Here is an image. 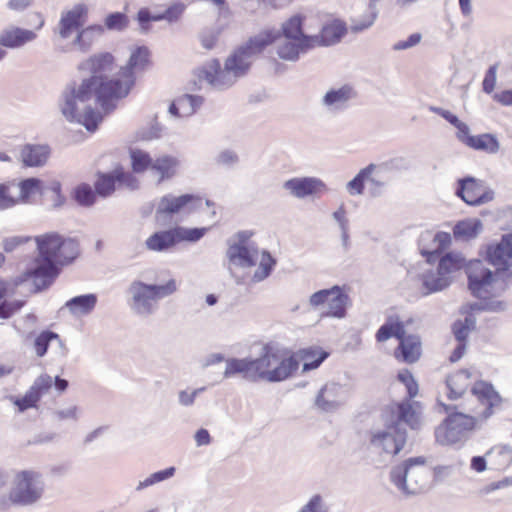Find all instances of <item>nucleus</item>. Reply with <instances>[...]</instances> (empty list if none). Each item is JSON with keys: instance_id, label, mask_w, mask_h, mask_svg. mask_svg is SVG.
Returning <instances> with one entry per match:
<instances>
[{"instance_id": "f257e3e1", "label": "nucleus", "mask_w": 512, "mask_h": 512, "mask_svg": "<svg viewBox=\"0 0 512 512\" xmlns=\"http://www.w3.org/2000/svg\"><path fill=\"white\" fill-rule=\"evenodd\" d=\"M150 64L148 48H135L127 64L114 77L93 76L84 79L78 87H69L61 106L63 115L70 121L83 124L89 131H95L103 116L92 109L89 102L93 100L105 113L113 111L117 102L127 97L134 87L135 72L145 70Z\"/></svg>"}, {"instance_id": "f03ea898", "label": "nucleus", "mask_w": 512, "mask_h": 512, "mask_svg": "<svg viewBox=\"0 0 512 512\" xmlns=\"http://www.w3.org/2000/svg\"><path fill=\"white\" fill-rule=\"evenodd\" d=\"M484 258L495 272L475 259L466 265V273L471 293L486 301L498 296L512 280V233L503 235L499 242L488 244Z\"/></svg>"}, {"instance_id": "7ed1b4c3", "label": "nucleus", "mask_w": 512, "mask_h": 512, "mask_svg": "<svg viewBox=\"0 0 512 512\" xmlns=\"http://www.w3.org/2000/svg\"><path fill=\"white\" fill-rule=\"evenodd\" d=\"M38 256L22 276L14 280L17 286L31 280L36 289L42 290L52 284L60 267L72 263L80 253L79 242L57 232H48L34 238Z\"/></svg>"}, {"instance_id": "20e7f679", "label": "nucleus", "mask_w": 512, "mask_h": 512, "mask_svg": "<svg viewBox=\"0 0 512 512\" xmlns=\"http://www.w3.org/2000/svg\"><path fill=\"white\" fill-rule=\"evenodd\" d=\"M299 369L294 351L276 343H266L260 357L255 359H231L227 362L224 375H240L243 379L257 382H282Z\"/></svg>"}, {"instance_id": "39448f33", "label": "nucleus", "mask_w": 512, "mask_h": 512, "mask_svg": "<svg viewBox=\"0 0 512 512\" xmlns=\"http://www.w3.org/2000/svg\"><path fill=\"white\" fill-rule=\"evenodd\" d=\"M391 337H395L399 341L394 350V357L398 361L414 363L420 358L421 342L419 337L407 334L405 323L397 316L389 317L375 334L377 342H384Z\"/></svg>"}, {"instance_id": "423d86ee", "label": "nucleus", "mask_w": 512, "mask_h": 512, "mask_svg": "<svg viewBox=\"0 0 512 512\" xmlns=\"http://www.w3.org/2000/svg\"><path fill=\"white\" fill-rule=\"evenodd\" d=\"M279 37L277 31L266 30L254 37H251L245 45L239 47L227 58L225 70L234 76H243L249 70L252 58L263 52L269 45Z\"/></svg>"}, {"instance_id": "0eeeda50", "label": "nucleus", "mask_w": 512, "mask_h": 512, "mask_svg": "<svg viewBox=\"0 0 512 512\" xmlns=\"http://www.w3.org/2000/svg\"><path fill=\"white\" fill-rule=\"evenodd\" d=\"M227 256L232 264L244 268H251L258 264V268L253 275V280L256 282L267 278L276 264V260L267 251H259L242 244L230 245Z\"/></svg>"}, {"instance_id": "6e6552de", "label": "nucleus", "mask_w": 512, "mask_h": 512, "mask_svg": "<svg viewBox=\"0 0 512 512\" xmlns=\"http://www.w3.org/2000/svg\"><path fill=\"white\" fill-rule=\"evenodd\" d=\"M40 477V473L34 470L17 472L13 487L7 498L1 500V504L27 506L36 503L43 495V486L39 482Z\"/></svg>"}, {"instance_id": "1a4fd4ad", "label": "nucleus", "mask_w": 512, "mask_h": 512, "mask_svg": "<svg viewBox=\"0 0 512 512\" xmlns=\"http://www.w3.org/2000/svg\"><path fill=\"white\" fill-rule=\"evenodd\" d=\"M441 406L448 413V416L435 429L436 441L442 445L458 442L467 433L473 431L479 423H482L474 414L450 412V406L443 403Z\"/></svg>"}, {"instance_id": "9d476101", "label": "nucleus", "mask_w": 512, "mask_h": 512, "mask_svg": "<svg viewBox=\"0 0 512 512\" xmlns=\"http://www.w3.org/2000/svg\"><path fill=\"white\" fill-rule=\"evenodd\" d=\"M208 231V228H185L175 226L161 230L150 235L146 241V248L154 252H163L172 249L181 242H196Z\"/></svg>"}, {"instance_id": "9b49d317", "label": "nucleus", "mask_w": 512, "mask_h": 512, "mask_svg": "<svg viewBox=\"0 0 512 512\" xmlns=\"http://www.w3.org/2000/svg\"><path fill=\"white\" fill-rule=\"evenodd\" d=\"M129 291L132 295L133 306L139 311L150 312L151 301L168 297L177 291L175 279L168 280L163 285H149L141 281H134Z\"/></svg>"}, {"instance_id": "f8f14e48", "label": "nucleus", "mask_w": 512, "mask_h": 512, "mask_svg": "<svg viewBox=\"0 0 512 512\" xmlns=\"http://www.w3.org/2000/svg\"><path fill=\"white\" fill-rule=\"evenodd\" d=\"M471 393L476 398L477 405L469 411L481 422L486 421L502 401L493 386L486 381H476L471 387Z\"/></svg>"}, {"instance_id": "ddd939ff", "label": "nucleus", "mask_w": 512, "mask_h": 512, "mask_svg": "<svg viewBox=\"0 0 512 512\" xmlns=\"http://www.w3.org/2000/svg\"><path fill=\"white\" fill-rule=\"evenodd\" d=\"M464 265V258L454 253H447L439 260L438 275L433 273L424 275L423 284L429 292L442 290L450 283L448 275L462 269Z\"/></svg>"}, {"instance_id": "4468645a", "label": "nucleus", "mask_w": 512, "mask_h": 512, "mask_svg": "<svg viewBox=\"0 0 512 512\" xmlns=\"http://www.w3.org/2000/svg\"><path fill=\"white\" fill-rule=\"evenodd\" d=\"M202 205V198L194 194H183L174 196L172 194L165 195L160 198L156 207V217L166 218L179 213H190Z\"/></svg>"}, {"instance_id": "2eb2a0df", "label": "nucleus", "mask_w": 512, "mask_h": 512, "mask_svg": "<svg viewBox=\"0 0 512 512\" xmlns=\"http://www.w3.org/2000/svg\"><path fill=\"white\" fill-rule=\"evenodd\" d=\"M94 187L98 196L106 198L111 196L117 188H137V179L130 172L117 167L110 173H97Z\"/></svg>"}, {"instance_id": "dca6fc26", "label": "nucleus", "mask_w": 512, "mask_h": 512, "mask_svg": "<svg viewBox=\"0 0 512 512\" xmlns=\"http://www.w3.org/2000/svg\"><path fill=\"white\" fill-rule=\"evenodd\" d=\"M348 300L347 294L339 286H334L315 292L309 302L314 307L325 305L327 316L340 318L345 315Z\"/></svg>"}, {"instance_id": "f3484780", "label": "nucleus", "mask_w": 512, "mask_h": 512, "mask_svg": "<svg viewBox=\"0 0 512 512\" xmlns=\"http://www.w3.org/2000/svg\"><path fill=\"white\" fill-rule=\"evenodd\" d=\"M385 420L396 427L404 422L411 429H418L421 424V405L411 400L393 403L385 410Z\"/></svg>"}, {"instance_id": "a211bd4d", "label": "nucleus", "mask_w": 512, "mask_h": 512, "mask_svg": "<svg viewBox=\"0 0 512 512\" xmlns=\"http://www.w3.org/2000/svg\"><path fill=\"white\" fill-rule=\"evenodd\" d=\"M387 430L372 434L371 445L380 453L397 455L406 443V432L387 422Z\"/></svg>"}, {"instance_id": "6ab92c4d", "label": "nucleus", "mask_w": 512, "mask_h": 512, "mask_svg": "<svg viewBox=\"0 0 512 512\" xmlns=\"http://www.w3.org/2000/svg\"><path fill=\"white\" fill-rule=\"evenodd\" d=\"M456 194L469 205H480L493 199V192L482 181L472 177L459 180Z\"/></svg>"}, {"instance_id": "aec40b11", "label": "nucleus", "mask_w": 512, "mask_h": 512, "mask_svg": "<svg viewBox=\"0 0 512 512\" xmlns=\"http://www.w3.org/2000/svg\"><path fill=\"white\" fill-rule=\"evenodd\" d=\"M88 17V8L83 4L75 5L72 9L64 12L59 22V35L61 38H68L74 31L82 27Z\"/></svg>"}, {"instance_id": "412c9836", "label": "nucleus", "mask_w": 512, "mask_h": 512, "mask_svg": "<svg viewBox=\"0 0 512 512\" xmlns=\"http://www.w3.org/2000/svg\"><path fill=\"white\" fill-rule=\"evenodd\" d=\"M304 17L301 15H294L290 17L285 23L282 25V32L286 39L292 41H299L300 45H303L304 48H315V38L314 36H309L303 33Z\"/></svg>"}, {"instance_id": "4be33fe9", "label": "nucleus", "mask_w": 512, "mask_h": 512, "mask_svg": "<svg viewBox=\"0 0 512 512\" xmlns=\"http://www.w3.org/2000/svg\"><path fill=\"white\" fill-rule=\"evenodd\" d=\"M346 32V24L339 19H333L323 25L318 35H314L315 47L333 45L339 42Z\"/></svg>"}, {"instance_id": "5701e85b", "label": "nucleus", "mask_w": 512, "mask_h": 512, "mask_svg": "<svg viewBox=\"0 0 512 512\" xmlns=\"http://www.w3.org/2000/svg\"><path fill=\"white\" fill-rule=\"evenodd\" d=\"M284 186L298 198L319 194L325 190L324 183L315 178H293L286 181Z\"/></svg>"}, {"instance_id": "b1692460", "label": "nucleus", "mask_w": 512, "mask_h": 512, "mask_svg": "<svg viewBox=\"0 0 512 512\" xmlns=\"http://www.w3.org/2000/svg\"><path fill=\"white\" fill-rule=\"evenodd\" d=\"M459 141L471 149L483 151L488 154L497 153L500 148L497 138L489 133L472 136L469 132H465L460 136Z\"/></svg>"}, {"instance_id": "393cba45", "label": "nucleus", "mask_w": 512, "mask_h": 512, "mask_svg": "<svg viewBox=\"0 0 512 512\" xmlns=\"http://www.w3.org/2000/svg\"><path fill=\"white\" fill-rule=\"evenodd\" d=\"M446 385L448 388V398L450 400H457L472 387L471 373L464 369L459 370L448 376Z\"/></svg>"}, {"instance_id": "a878e982", "label": "nucleus", "mask_w": 512, "mask_h": 512, "mask_svg": "<svg viewBox=\"0 0 512 512\" xmlns=\"http://www.w3.org/2000/svg\"><path fill=\"white\" fill-rule=\"evenodd\" d=\"M36 33L32 30L11 27L4 30L0 35V44L8 48H17L33 41Z\"/></svg>"}, {"instance_id": "bb28decb", "label": "nucleus", "mask_w": 512, "mask_h": 512, "mask_svg": "<svg viewBox=\"0 0 512 512\" xmlns=\"http://www.w3.org/2000/svg\"><path fill=\"white\" fill-rule=\"evenodd\" d=\"M294 353L297 357L298 363L300 364V362H303V371L318 368L321 363L329 356L328 352L324 351L318 346L302 348Z\"/></svg>"}, {"instance_id": "cd10ccee", "label": "nucleus", "mask_w": 512, "mask_h": 512, "mask_svg": "<svg viewBox=\"0 0 512 512\" xmlns=\"http://www.w3.org/2000/svg\"><path fill=\"white\" fill-rule=\"evenodd\" d=\"M486 458L490 469L505 471L512 465V448L496 445L486 453Z\"/></svg>"}, {"instance_id": "c85d7f7f", "label": "nucleus", "mask_w": 512, "mask_h": 512, "mask_svg": "<svg viewBox=\"0 0 512 512\" xmlns=\"http://www.w3.org/2000/svg\"><path fill=\"white\" fill-rule=\"evenodd\" d=\"M50 155L46 145H25L21 150V159L24 166L34 167L44 165Z\"/></svg>"}, {"instance_id": "c756f323", "label": "nucleus", "mask_w": 512, "mask_h": 512, "mask_svg": "<svg viewBox=\"0 0 512 512\" xmlns=\"http://www.w3.org/2000/svg\"><path fill=\"white\" fill-rule=\"evenodd\" d=\"M201 104L202 99L200 97L183 95L172 102L169 111L177 117H188L193 115Z\"/></svg>"}, {"instance_id": "7c9ffc66", "label": "nucleus", "mask_w": 512, "mask_h": 512, "mask_svg": "<svg viewBox=\"0 0 512 512\" xmlns=\"http://www.w3.org/2000/svg\"><path fill=\"white\" fill-rule=\"evenodd\" d=\"M376 166L370 164L360 172L347 184V190L351 195H359L363 193L364 185L366 182H371L376 186H380L381 183L371 177Z\"/></svg>"}, {"instance_id": "2f4dec72", "label": "nucleus", "mask_w": 512, "mask_h": 512, "mask_svg": "<svg viewBox=\"0 0 512 512\" xmlns=\"http://www.w3.org/2000/svg\"><path fill=\"white\" fill-rule=\"evenodd\" d=\"M482 228L481 222L478 219H466L458 222L454 229L453 233L455 238L469 240L478 235Z\"/></svg>"}, {"instance_id": "473e14b6", "label": "nucleus", "mask_w": 512, "mask_h": 512, "mask_svg": "<svg viewBox=\"0 0 512 512\" xmlns=\"http://www.w3.org/2000/svg\"><path fill=\"white\" fill-rule=\"evenodd\" d=\"M96 302L97 298L94 294H87L70 299L66 306L74 314H88L94 309Z\"/></svg>"}, {"instance_id": "72a5a7b5", "label": "nucleus", "mask_w": 512, "mask_h": 512, "mask_svg": "<svg viewBox=\"0 0 512 512\" xmlns=\"http://www.w3.org/2000/svg\"><path fill=\"white\" fill-rule=\"evenodd\" d=\"M86 63L90 71L93 73L91 77H103L102 75L97 74L110 69L114 64V57L110 53H102L90 57Z\"/></svg>"}, {"instance_id": "f704fd0d", "label": "nucleus", "mask_w": 512, "mask_h": 512, "mask_svg": "<svg viewBox=\"0 0 512 512\" xmlns=\"http://www.w3.org/2000/svg\"><path fill=\"white\" fill-rule=\"evenodd\" d=\"M309 49L300 45L299 41H287L278 46L277 54L283 60L295 61L298 59L300 52H305Z\"/></svg>"}, {"instance_id": "c9c22d12", "label": "nucleus", "mask_w": 512, "mask_h": 512, "mask_svg": "<svg viewBox=\"0 0 512 512\" xmlns=\"http://www.w3.org/2000/svg\"><path fill=\"white\" fill-rule=\"evenodd\" d=\"M98 194L96 190L87 183H81L75 187L73 191V198L81 206H91L95 203Z\"/></svg>"}, {"instance_id": "e433bc0d", "label": "nucleus", "mask_w": 512, "mask_h": 512, "mask_svg": "<svg viewBox=\"0 0 512 512\" xmlns=\"http://www.w3.org/2000/svg\"><path fill=\"white\" fill-rule=\"evenodd\" d=\"M354 95L353 89L349 85H344L337 90H330L324 97L326 105H340L347 102Z\"/></svg>"}, {"instance_id": "4c0bfd02", "label": "nucleus", "mask_w": 512, "mask_h": 512, "mask_svg": "<svg viewBox=\"0 0 512 512\" xmlns=\"http://www.w3.org/2000/svg\"><path fill=\"white\" fill-rule=\"evenodd\" d=\"M177 160L170 156H162L157 158L153 164L152 169L156 170L161 175V180L170 178L175 174Z\"/></svg>"}, {"instance_id": "58836bf2", "label": "nucleus", "mask_w": 512, "mask_h": 512, "mask_svg": "<svg viewBox=\"0 0 512 512\" xmlns=\"http://www.w3.org/2000/svg\"><path fill=\"white\" fill-rule=\"evenodd\" d=\"M104 28L101 25H91L78 32L76 43L85 48L89 46L98 36L102 35Z\"/></svg>"}, {"instance_id": "ea45409f", "label": "nucleus", "mask_w": 512, "mask_h": 512, "mask_svg": "<svg viewBox=\"0 0 512 512\" xmlns=\"http://www.w3.org/2000/svg\"><path fill=\"white\" fill-rule=\"evenodd\" d=\"M429 109L431 112L443 117L457 129L456 135L458 139H460V136L465 132H469V127L464 122L460 121L458 117L450 111L435 106H431Z\"/></svg>"}, {"instance_id": "a19ab883", "label": "nucleus", "mask_w": 512, "mask_h": 512, "mask_svg": "<svg viewBox=\"0 0 512 512\" xmlns=\"http://www.w3.org/2000/svg\"><path fill=\"white\" fill-rule=\"evenodd\" d=\"M475 327V321L471 317H466L464 321L458 320L453 324L452 331L456 340L460 343H466L468 335Z\"/></svg>"}, {"instance_id": "79ce46f5", "label": "nucleus", "mask_w": 512, "mask_h": 512, "mask_svg": "<svg viewBox=\"0 0 512 512\" xmlns=\"http://www.w3.org/2000/svg\"><path fill=\"white\" fill-rule=\"evenodd\" d=\"M434 241L438 244V247L434 251H423V256L426 257L427 262L432 263L435 260V257L438 256L444 249H446L451 243L450 234L447 232H438Z\"/></svg>"}, {"instance_id": "37998d69", "label": "nucleus", "mask_w": 512, "mask_h": 512, "mask_svg": "<svg viewBox=\"0 0 512 512\" xmlns=\"http://www.w3.org/2000/svg\"><path fill=\"white\" fill-rule=\"evenodd\" d=\"M104 24L108 30L121 31L128 26L129 19L124 13L115 12L105 18Z\"/></svg>"}, {"instance_id": "c03bdc74", "label": "nucleus", "mask_w": 512, "mask_h": 512, "mask_svg": "<svg viewBox=\"0 0 512 512\" xmlns=\"http://www.w3.org/2000/svg\"><path fill=\"white\" fill-rule=\"evenodd\" d=\"M13 403L17 406L19 412H24L31 408H37L39 400L37 395L34 394L30 389L22 396L13 398Z\"/></svg>"}, {"instance_id": "a18cd8bd", "label": "nucleus", "mask_w": 512, "mask_h": 512, "mask_svg": "<svg viewBox=\"0 0 512 512\" xmlns=\"http://www.w3.org/2000/svg\"><path fill=\"white\" fill-rule=\"evenodd\" d=\"M132 168L135 172H143L148 167H152V160L150 156L140 150L133 151L131 153Z\"/></svg>"}, {"instance_id": "49530a36", "label": "nucleus", "mask_w": 512, "mask_h": 512, "mask_svg": "<svg viewBox=\"0 0 512 512\" xmlns=\"http://www.w3.org/2000/svg\"><path fill=\"white\" fill-rule=\"evenodd\" d=\"M52 384V378L45 374L39 376L29 389L37 395V399L40 401L42 396L48 393V391L51 389Z\"/></svg>"}, {"instance_id": "de8ad7c7", "label": "nucleus", "mask_w": 512, "mask_h": 512, "mask_svg": "<svg viewBox=\"0 0 512 512\" xmlns=\"http://www.w3.org/2000/svg\"><path fill=\"white\" fill-rule=\"evenodd\" d=\"M175 468L169 467L167 469L155 472L151 474L149 477H147L144 481L139 483L138 489H142L145 487H148L150 485H153L155 483L161 482L163 480H166L174 475Z\"/></svg>"}, {"instance_id": "09e8293b", "label": "nucleus", "mask_w": 512, "mask_h": 512, "mask_svg": "<svg viewBox=\"0 0 512 512\" xmlns=\"http://www.w3.org/2000/svg\"><path fill=\"white\" fill-rule=\"evenodd\" d=\"M57 335L53 332L44 331L40 333L35 339L34 347L36 354L42 357L46 354L49 344L52 339L56 338Z\"/></svg>"}, {"instance_id": "8fccbe9b", "label": "nucleus", "mask_w": 512, "mask_h": 512, "mask_svg": "<svg viewBox=\"0 0 512 512\" xmlns=\"http://www.w3.org/2000/svg\"><path fill=\"white\" fill-rule=\"evenodd\" d=\"M397 377L406 386L409 398H414L418 393V385L410 371L407 369L400 371Z\"/></svg>"}, {"instance_id": "3c124183", "label": "nucleus", "mask_w": 512, "mask_h": 512, "mask_svg": "<svg viewBox=\"0 0 512 512\" xmlns=\"http://www.w3.org/2000/svg\"><path fill=\"white\" fill-rule=\"evenodd\" d=\"M512 486V474L510 476L504 477L501 480L489 483L483 486L479 490V494L482 496L488 495L496 490L505 489Z\"/></svg>"}, {"instance_id": "603ef678", "label": "nucleus", "mask_w": 512, "mask_h": 512, "mask_svg": "<svg viewBox=\"0 0 512 512\" xmlns=\"http://www.w3.org/2000/svg\"><path fill=\"white\" fill-rule=\"evenodd\" d=\"M17 203V199L11 193V185L0 184V210L10 208Z\"/></svg>"}, {"instance_id": "864d4df0", "label": "nucleus", "mask_w": 512, "mask_h": 512, "mask_svg": "<svg viewBox=\"0 0 512 512\" xmlns=\"http://www.w3.org/2000/svg\"><path fill=\"white\" fill-rule=\"evenodd\" d=\"M22 307L19 301H0V318H9Z\"/></svg>"}, {"instance_id": "5fc2aeb1", "label": "nucleus", "mask_w": 512, "mask_h": 512, "mask_svg": "<svg viewBox=\"0 0 512 512\" xmlns=\"http://www.w3.org/2000/svg\"><path fill=\"white\" fill-rule=\"evenodd\" d=\"M497 65H492L486 72L482 82L483 91L490 94L496 85Z\"/></svg>"}, {"instance_id": "6e6d98bb", "label": "nucleus", "mask_w": 512, "mask_h": 512, "mask_svg": "<svg viewBox=\"0 0 512 512\" xmlns=\"http://www.w3.org/2000/svg\"><path fill=\"white\" fill-rule=\"evenodd\" d=\"M184 8L182 4H173L168 7L164 13L159 14V17H161V20L165 19L169 22L176 21L182 15Z\"/></svg>"}, {"instance_id": "4d7b16f0", "label": "nucleus", "mask_w": 512, "mask_h": 512, "mask_svg": "<svg viewBox=\"0 0 512 512\" xmlns=\"http://www.w3.org/2000/svg\"><path fill=\"white\" fill-rule=\"evenodd\" d=\"M137 20L143 30L148 29V23L150 21H160L161 17L159 14H151L147 8H142L138 11Z\"/></svg>"}, {"instance_id": "13d9d810", "label": "nucleus", "mask_w": 512, "mask_h": 512, "mask_svg": "<svg viewBox=\"0 0 512 512\" xmlns=\"http://www.w3.org/2000/svg\"><path fill=\"white\" fill-rule=\"evenodd\" d=\"M451 472H452L451 466H446V465L436 466L433 468V471H432L433 481L436 483L443 482L450 477Z\"/></svg>"}, {"instance_id": "bf43d9fd", "label": "nucleus", "mask_w": 512, "mask_h": 512, "mask_svg": "<svg viewBox=\"0 0 512 512\" xmlns=\"http://www.w3.org/2000/svg\"><path fill=\"white\" fill-rule=\"evenodd\" d=\"M422 36L420 33L411 34L406 41H399L394 45L395 50H405L420 43Z\"/></svg>"}, {"instance_id": "052dcab7", "label": "nucleus", "mask_w": 512, "mask_h": 512, "mask_svg": "<svg viewBox=\"0 0 512 512\" xmlns=\"http://www.w3.org/2000/svg\"><path fill=\"white\" fill-rule=\"evenodd\" d=\"M408 470L405 469V467L402 465L400 467L395 468L391 473L392 481L398 486V487H404L406 483V477L408 474Z\"/></svg>"}, {"instance_id": "680f3d73", "label": "nucleus", "mask_w": 512, "mask_h": 512, "mask_svg": "<svg viewBox=\"0 0 512 512\" xmlns=\"http://www.w3.org/2000/svg\"><path fill=\"white\" fill-rule=\"evenodd\" d=\"M40 181L34 178L26 179L20 183L22 195L27 197L35 189L39 187Z\"/></svg>"}, {"instance_id": "e2e57ef3", "label": "nucleus", "mask_w": 512, "mask_h": 512, "mask_svg": "<svg viewBox=\"0 0 512 512\" xmlns=\"http://www.w3.org/2000/svg\"><path fill=\"white\" fill-rule=\"evenodd\" d=\"M493 99L501 105H512V89L495 93Z\"/></svg>"}, {"instance_id": "0e129e2a", "label": "nucleus", "mask_w": 512, "mask_h": 512, "mask_svg": "<svg viewBox=\"0 0 512 512\" xmlns=\"http://www.w3.org/2000/svg\"><path fill=\"white\" fill-rule=\"evenodd\" d=\"M487 458L482 456H475L471 460V468L476 472H483L487 468Z\"/></svg>"}, {"instance_id": "69168bd1", "label": "nucleus", "mask_w": 512, "mask_h": 512, "mask_svg": "<svg viewBox=\"0 0 512 512\" xmlns=\"http://www.w3.org/2000/svg\"><path fill=\"white\" fill-rule=\"evenodd\" d=\"M302 512H322L321 511V498L314 496L302 509Z\"/></svg>"}, {"instance_id": "338daca9", "label": "nucleus", "mask_w": 512, "mask_h": 512, "mask_svg": "<svg viewBox=\"0 0 512 512\" xmlns=\"http://www.w3.org/2000/svg\"><path fill=\"white\" fill-rule=\"evenodd\" d=\"M28 239H24L21 237H12L9 239H6L4 242V250L6 252H11L15 250L18 246L26 242Z\"/></svg>"}, {"instance_id": "774afa93", "label": "nucleus", "mask_w": 512, "mask_h": 512, "mask_svg": "<svg viewBox=\"0 0 512 512\" xmlns=\"http://www.w3.org/2000/svg\"><path fill=\"white\" fill-rule=\"evenodd\" d=\"M465 350H466V343L458 342L456 348L453 350V352L449 356V361L451 363H455V362L459 361L463 357Z\"/></svg>"}]
</instances>
